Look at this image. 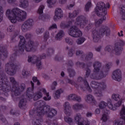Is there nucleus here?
<instances>
[{
  "label": "nucleus",
  "instance_id": "nucleus-1",
  "mask_svg": "<svg viewBox=\"0 0 125 125\" xmlns=\"http://www.w3.org/2000/svg\"><path fill=\"white\" fill-rule=\"evenodd\" d=\"M78 11H75L73 12V14L69 13V20L68 24L66 25L65 23H62L61 27L62 28H68L70 25H72L73 23H74L75 26H72L70 28L68 34L71 37L74 38H78L82 36L83 33L78 28L80 27V28H84L87 25V21L85 20V18L83 16H81L78 17L76 20L74 21V18L76 15H78Z\"/></svg>",
  "mask_w": 125,
  "mask_h": 125
},
{
  "label": "nucleus",
  "instance_id": "nucleus-2",
  "mask_svg": "<svg viewBox=\"0 0 125 125\" xmlns=\"http://www.w3.org/2000/svg\"><path fill=\"white\" fill-rule=\"evenodd\" d=\"M45 103L43 101H39L37 102L38 108L36 110H31L29 114L35 116V119L33 122L34 125H42L41 122H42V117L43 115H46L50 118L55 116L57 114V111L55 109H50L49 106H44Z\"/></svg>",
  "mask_w": 125,
  "mask_h": 125
},
{
  "label": "nucleus",
  "instance_id": "nucleus-3",
  "mask_svg": "<svg viewBox=\"0 0 125 125\" xmlns=\"http://www.w3.org/2000/svg\"><path fill=\"white\" fill-rule=\"evenodd\" d=\"M123 103V99H120L119 101L114 104V106L112 104V100L109 99L107 101V104L104 101H102L99 104V108L104 109L103 110V115L101 120L103 122H106L109 119V111L108 110L105 111V109L108 107L110 110L112 111H116L119 107H121Z\"/></svg>",
  "mask_w": 125,
  "mask_h": 125
},
{
  "label": "nucleus",
  "instance_id": "nucleus-4",
  "mask_svg": "<svg viewBox=\"0 0 125 125\" xmlns=\"http://www.w3.org/2000/svg\"><path fill=\"white\" fill-rule=\"evenodd\" d=\"M6 16L11 23H16L17 21H24L27 17V13L20 10L18 8H14L13 10H7L6 12Z\"/></svg>",
  "mask_w": 125,
  "mask_h": 125
},
{
  "label": "nucleus",
  "instance_id": "nucleus-5",
  "mask_svg": "<svg viewBox=\"0 0 125 125\" xmlns=\"http://www.w3.org/2000/svg\"><path fill=\"white\" fill-rule=\"evenodd\" d=\"M31 84L32 85L31 88H28L27 90V96L29 99H32L33 97L34 101L38 100V99L42 97V93L46 95L43 97V99L45 101H48L51 99V97L49 96V94L47 93L46 90L43 88H41L39 92L34 95V83L31 82Z\"/></svg>",
  "mask_w": 125,
  "mask_h": 125
},
{
  "label": "nucleus",
  "instance_id": "nucleus-6",
  "mask_svg": "<svg viewBox=\"0 0 125 125\" xmlns=\"http://www.w3.org/2000/svg\"><path fill=\"white\" fill-rule=\"evenodd\" d=\"M109 7L110 4H109V3H106V5L103 2H100L97 3V7L95 9V12L98 15V16H100L103 19L95 21L96 26L102 24L103 21L106 20V14H107L106 10Z\"/></svg>",
  "mask_w": 125,
  "mask_h": 125
},
{
  "label": "nucleus",
  "instance_id": "nucleus-7",
  "mask_svg": "<svg viewBox=\"0 0 125 125\" xmlns=\"http://www.w3.org/2000/svg\"><path fill=\"white\" fill-rule=\"evenodd\" d=\"M20 42L19 46L20 50L23 51L24 49H25L26 51L28 52L33 50L34 47V42H33V41H30L28 44H26L24 37L20 36Z\"/></svg>",
  "mask_w": 125,
  "mask_h": 125
},
{
  "label": "nucleus",
  "instance_id": "nucleus-8",
  "mask_svg": "<svg viewBox=\"0 0 125 125\" xmlns=\"http://www.w3.org/2000/svg\"><path fill=\"white\" fill-rule=\"evenodd\" d=\"M125 44V41L119 40L115 44L114 49L113 50L112 46H107L105 47V50L108 52H115L116 55H120L122 53V49L121 46H123Z\"/></svg>",
  "mask_w": 125,
  "mask_h": 125
},
{
  "label": "nucleus",
  "instance_id": "nucleus-9",
  "mask_svg": "<svg viewBox=\"0 0 125 125\" xmlns=\"http://www.w3.org/2000/svg\"><path fill=\"white\" fill-rule=\"evenodd\" d=\"M10 82L11 83H12L13 85V88L11 90V92L13 93H14L16 96H17V95H19V94H20V91H23V90H24V89L25 88V84H22L21 87H20V88H18L17 86H18V83H16V81H15V79H14V78H10Z\"/></svg>",
  "mask_w": 125,
  "mask_h": 125
},
{
  "label": "nucleus",
  "instance_id": "nucleus-10",
  "mask_svg": "<svg viewBox=\"0 0 125 125\" xmlns=\"http://www.w3.org/2000/svg\"><path fill=\"white\" fill-rule=\"evenodd\" d=\"M91 86L92 88H95V94L96 96L100 97L102 95V91L101 90L103 89V87L106 86V85L104 83H99L95 82H93L91 83Z\"/></svg>",
  "mask_w": 125,
  "mask_h": 125
},
{
  "label": "nucleus",
  "instance_id": "nucleus-11",
  "mask_svg": "<svg viewBox=\"0 0 125 125\" xmlns=\"http://www.w3.org/2000/svg\"><path fill=\"white\" fill-rule=\"evenodd\" d=\"M110 34V30H105V29H102L99 30V31H97L95 30L92 32V38L94 42H97L99 41V38L100 37H102L104 35H106V36H108Z\"/></svg>",
  "mask_w": 125,
  "mask_h": 125
},
{
  "label": "nucleus",
  "instance_id": "nucleus-12",
  "mask_svg": "<svg viewBox=\"0 0 125 125\" xmlns=\"http://www.w3.org/2000/svg\"><path fill=\"white\" fill-rule=\"evenodd\" d=\"M121 118L116 119L114 122V125H122L125 124V107L124 106L120 111Z\"/></svg>",
  "mask_w": 125,
  "mask_h": 125
},
{
  "label": "nucleus",
  "instance_id": "nucleus-13",
  "mask_svg": "<svg viewBox=\"0 0 125 125\" xmlns=\"http://www.w3.org/2000/svg\"><path fill=\"white\" fill-rule=\"evenodd\" d=\"M28 62H31L33 64H35L38 69H41V68H42L41 59L37 57V56H34L32 57L29 56Z\"/></svg>",
  "mask_w": 125,
  "mask_h": 125
},
{
  "label": "nucleus",
  "instance_id": "nucleus-14",
  "mask_svg": "<svg viewBox=\"0 0 125 125\" xmlns=\"http://www.w3.org/2000/svg\"><path fill=\"white\" fill-rule=\"evenodd\" d=\"M74 122L78 125H89L88 122L83 121V118H82L80 113L76 114L75 116Z\"/></svg>",
  "mask_w": 125,
  "mask_h": 125
},
{
  "label": "nucleus",
  "instance_id": "nucleus-15",
  "mask_svg": "<svg viewBox=\"0 0 125 125\" xmlns=\"http://www.w3.org/2000/svg\"><path fill=\"white\" fill-rule=\"evenodd\" d=\"M64 14L61 8H57L55 11V16L53 17L54 21H58L63 17Z\"/></svg>",
  "mask_w": 125,
  "mask_h": 125
},
{
  "label": "nucleus",
  "instance_id": "nucleus-16",
  "mask_svg": "<svg viewBox=\"0 0 125 125\" xmlns=\"http://www.w3.org/2000/svg\"><path fill=\"white\" fill-rule=\"evenodd\" d=\"M101 66V63L99 62H96L94 64V70L95 73H98V74H99V77L97 78H95L94 79H95L96 80H100L102 78H103V72L100 71V69H99V67ZM102 77V78H101Z\"/></svg>",
  "mask_w": 125,
  "mask_h": 125
},
{
  "label": "nucleus",
  "instance_id": "nucleus-17",
  "mask_svg": "<svg viewBox=\"0 0 125 125\" xmlns=\"http://www.w3.org/2000/svg\"><path fill=\"white\" fill-rule=\"evenodd\" d=\"M112 78L115 81L120 82L122 80V72L121 70L117 69L113 71L112 75Z\"/></svg>",
  "mask_w": 125,
  "mask_h": 125
},
{
  "label": "nucleus",
  "instance_id": "nucleus-18",
  "mask_svg": "<svg viewBox=\"0 0 125 125\" xmlns=\"http://www.w3.org/2000/svg\"><path fill=\"white\" fill-rule=\"evenodd\" d=\"M34 23L33 20L29 19L24 22L21 26V30L22 32H26L28 30L29 26H32Z\"/></svg>",
  "mask_w": 125,
  "mask_h": 125
},
{
  "label": "nucleus",
  "instance_id": "nucleus-19",
  "mask_svg": "<svg viewBox=\"0 0 125 125\" xmlns=\"http://www.w3.org/2000/svg\"><path fill=\"white\" fill-rule=\"evenodd\" d=\"M63 109L64 112L66 116H70V109H71V107H70V104L68 102H65L63 104Z\"/></svg>",
  "mask_w": 125,
  "mask_h": 125
},
{
  "label": "nucleus",
  "instance_id": "nucleus-20",
  "mask_svg": "<svg viewBox=\"0 0 125 125\" xmlns=\"http://www.w3.org/2000/svg\"><path fill=\"white\" fill-rule=\"evenodd\" d=\"M7 79L6 78H4V79H2V90L4 91V92L6 93V92H8L9 90L7 89L6 88H3V87L7 86ZM4 85V86H3Z\"/></svg>",
  "mask_w": 125,
  "mask_h": 125
},
{
  "label": "nucleus",
  "instance_id": "nucleus-21",
  "mask_svg": "<svg viewBox=\"0 0 125 125\" xmlns=\"http://www.w3.org/2000/svg\"><path fill=\"white\" fill-rule=\"evenodd\" d=\"M44 9V6L42 5L40 6L38 10V13H39V14L40 15L42 19H43V18H44V16H42V13H43Z\"/></svg>",
  "mask_w": 125,
  "mask_h": 125
},
{
  "label": "nucleus",
  "instance_id": "nucleus-22",
  "mask_svg": "<svg viewBox=\"0 0 125 125\" xmlns=\"http://www.w3.org/2000/svg\"><path fill=\"white\" fill-rule=\"evenodd\" d=\"M119 9L120 11V14L122 15L123 19L125 20V6L124 5H121Z\"/></svg>",
  "mask_w": 125,
  "mask_h": 125
},
{
  "label": "nucleus",
  "instance_id": "nucleus-23",
  "mask_svg": "<svg viewBox=\"0 0 125 125\" xmlns=\"http://www.w3.org/2000/svg\"><path fill=\"white\" fill-rule=\"evenodd\" d=\"M20 6L22 8H26L28 6V1L27 0H21L20 1Z\"/></svg>",
  "mask_w": 125,
  "mask_h": 125
},
{
  "label": "nucleus",
  "instance_id": "nucleus-24",
  "mask_svg": "<svg viewBox=\"0 0 125 125\" xmlns=\"http://www.w3.org/2000/svg\"><path fill=\"white\" fill-rule=\"evenodd\" d=\"M68 98L70 100H71V99H72L73 100H76L77 101H81V98H80V97H78L77 96V95H75V94H71L69 96Z\"/></svg>",
  "mask_w": 125,
  "mask_h": 125
},
{
  "label": "nucleus",
  "instance_id": "nucleus-25",
  "mask_svg": "<svg viewBox=\"0 0 125 125\" xmlns=\"http://www.w3.org/2000/svg\"><path fill=\"white\" fill-rule=\"evenodd\" d=\"M63 92V90L60 89L56 91L55 93L54 94V97L55 99H58L60 97V94Z\"/></svg>",
  "mask_w": 125,
  "mask_h": 125
},
{
  "label": "nucleus",
  "instance_id": "nucleus-26",
  "mask_svg": "<svg viewBox=\"0 0 125 125\" xmlns=\"http://www.w3.org/2000/svg\"><path fill=\"white\" fill-rule=\"evenodd\" d=\"M86 101V102H93V103H94V98L91 95H87Z\"/></svg>",
  "mask_w": 125,
  "mask_h": 125
},
{
  "label": "nucleus",
  "instance_id": "nucleus-27",
  "mask_svg": "<svg viewBox=\"0 0 125 125\" xmlns=\"http://www.w3.org/2000/svg\"><path fill=\"white\" fill-rule=\"evenodd\" d=\"M56 0H47V3L48 7H52V5L55 4Z\"/></svg>",
  "mask_w": 125,
  "mask_h": 125
},
{
  "label": "nucleus",
  "instance_id": "nucleus-28",
  "mask_svg": "<svg viewBox=\"0 0 125 125\" xmlns=\"http://www.w3.org/2000/svg\"><path fill=\"white\" fill-rule=\"evenodd\" d=\"M112 99L115 100L116 101H118V100H121V96L119 94H113L112 96Z\"/></svg>",
  "mask_w": 125,
  "mask_h": 125
},
{
  "label": "nucleus",
  "instance_id": "nucleus-29",
  "mask_svg": "<svg viewBox=\"0 0 125 125\" xmlns=\"http://www.w3.org/2000/svg\"><path fill=\"white\" fill-rule=\"evenodd\" d=\"M63 36H64V33L62 31H61L57 35L56 38L57 40H60L61 39H62V37H63Z\"/></svg>",
  "mask_w": 125,
  "mask_h": 125
},
{
  "label": "nucleus",
  "instance_id": "nucleus-30",
  "mask_svg": "<svg viewBox=\"0 0 125 125\" xmlns=\"http://www.w3.org/2000/svg\"><path fill=\"white\" fill-rule=\"evenodd\" d=\"M26 105V102H25V100L22 99L21 100V101L20 102V104H19V107H20V108H23V107H24V106Z\"/></svg>",
  "mask_w": 125,
  "mask_h": 125
},
{
  "label": "nucleus",
  "instance_id": "nucleus-31",
  "mask_svg": "<svg viewBox=\"0 0 125 125\" xmlns=\"http://www.w3.org/2000/svg\"><path fill=\"white\" fill-rule=\"evenodd\" d=\"M73 108L74 109V110H79V109H82V108H83V105L76 104L73 105Z\"/></svg>",
  "mask_w": 125,
  "mask_h": 125
},
{
  "label": "nucleus",
  "instance_id": "nucleus-32",
  "mask_svg": "<svg viewBox=\"0 0 125 125\" xmlns=\"http://www.w3.org/2000/svg\"><path fill=\"white\" fill-rule=\"evenodd\" d=\"M64 121L65 122H66V123H67L68 124H70V123H72V122H73L72 119L69 117V116H65Z\"/></svg>",
  "mask_w": 125,
  "mask_h": 125
},
{
  "label": "nucleus",
  "instance_id": "nucleus-33",
  "mask_svg": "<svg viewBox=\"0 0 125 125\" xmlns=\"http://www.w3.org/2000/svg\"><path fill=\"white\" fill-rule=\"evenodd\" d=\"M84 41H85V39L84 38H80L77 41V43L78 44H82V43H83V42H84Z\"/></svg>",
  "mask_w": 125,
  "mask_h": 125
},
{
  "label": "nucleus",
  "instance_id": "nucleus-34",
  "mask_svg": "<svg viewBox=\"0 0 125 125\" xmlns=\"http://www.w3.org/2000/svg\"><path fill=\"white\" fill-rule=\"evenodd\" d=\"M3 16V10H2V8L0 6V22L2 21V17Z\"/></svg>",
  "mask_w": 125,
  "mask_h": 125
},
{
  "label": "nucleus",
  "instance_id": "nucleus-35",
  "mask_svg": "<svg viewBox=\"0 0 125 125\" xmlns=\"http://www.w3.org/2000/svg\"><path fill=\"white\" fill-rule=\"evenodd\" d=\"M91 7V2L90 1H89L85 5V9L87 11H88V9H89V8H90V7Z\"/></svg>",
  "mask_w": 125,
  "mask_h": 125
},
{
  "label": "nucleus",
  "instance_id": "nucleus-36",
  "mask_svg": "<svg viewBox=\"0 0 125 125\" xmlns=\"http://www.w3.org/2000/svg\"><path fill=\"white\" fill-rule=\"evenodd\" d=\"M32 80H33L34 83H37V84H38V85H40L41 84V83H40V81L39 80H38V78H37V77H34L32 78Z\"/></svg>",
  "mask_w": 125,
  "mask_h": 125
},
{
  "label": "nucleus",
  "instance_id": "nucleus-37",
  "mask_svg": "<svg viewBox=\"0 0 125 125\" xmlns=\"http://www.w3.org/2000/svg\"><path fill=\"white\" fill-rule=\"evenodd\" d=\"M13 30H14L13 25H10L7 28L8 32H13Z\"/></svg>",
  "mask_w": 125,
  "mask_h": 125
},
{
  "label": "nucleus",
  "instance_id": "nucleus-38",
  "mask_svg": "<svg viewBox=\"0 0 125 125\" xmlns=\"http://www.w3.org/2000/svg\"><path fill=\"white\" fill-rule=\"evenodd\" d=\"M84 83L85 84V86L86 87V89L88 90V91H91V89H90V87H89V85H88V83L86 81L84 82Z\"/></svg>",
  "mask_w": 125,
  "mask_h": 125
},
{
  "label": "nucleus",
  "instance_id": "nucleus-39",
  "mask_svg": "<svg viewBox=\"0 0 125 125\" xmlns=\"http://www.w3.org/2000/svg\"><path fill=\"white\" fill-rule=\"evenodd\" d=\"M65 42H67V43H68L69 44H72V40L70 39V38H67L66 39H65Z\"/></svg>",
  "mask_w": 125,
  "mask_h": 125
},
{
  "label": "nucleus",
  "instance_id": "nucleus-40",
  "mask_svg": "<svg viewBox=\"0 0 125 125\" xmlns=\"http://www.w3.org/2000/svg\"><path fill=\"white\" fill-rule=\"evenodd\" d=\"M57 85V83L56 82H54L51 86L52 89H55V86Z\"/></svg>",
  "mask_w": 125,
  "mask_h": 125
},
{
  "label": "nucleus",
  "instance_id": "nucleus-41",
  "mask_svg": "<svg viewBox=\"0 0 125 125\" xmlns=\"http://www.w3.org/2000/svg\"><path fill=\"white\" fill-rule=\"evenodd\" d=\"M57 28V25L55 24H52L49 28V30H52V29H56Z\"/></svg>",
  "mask_w": 125,
  "mask_h": 125
},
{
  "label": "nucleus",
  "instance_id": "nucleus-42",
  "mask_svg": "<svg viewBox=\"0 0 125 125\" xmlns=\"http://www.w3.org/2000/svg\"><path fill=\"white\" fill-rule=\"evenodd\" d=\"M6 71L7 72V74H8V75H10L11 76L14 75V72L12 71L10 72V71H9L8 70H6Z\"/></svg>",
  "mask_w": 125,
  "mask_h": 125
},
{
  "label": "nucleus",
  "instance_id": "nucleus-43",
  "mask_svg": "<svg viewBox=\"0 0 125 125\" xmlns=\"http://www.w3.org/2000/svg\"><path fill=\"white\" fill-rule=\"evenodd\" d=\"M44 39L46 41L48 39V32H46L44 36Z\"/></svg>",
  "mask_w": 125,
  "mask_h": 125
},
{
  "label": "nucleus",
  "instance_id": "nucleus-44",
  "mask_svg": "<svg viewBox=\"0 0 125 125\" xmlns=\"http://www.w3.org/2000/svg\"><path fill=\"white\" fill-rule=\"evenodd\" d=\"M89 73H90V70L88 69V70L86 71V78H87V77H88V75H89Z\"/></svg>",
  "mask_w": 125,
  "mask_h": 125
},
{
  "label": "nucleus",
  "instance_id": "nucleus-45",
  "mask_svg": "<svg viewBox=\"0 0 125 125\" xmlns=\"http://www.w3.org/2000/svg\"><path fill=\"white\" fill-rule=\"evenodd\" d=\"M65 2H66V0H59V3H65Z\"/></svg>",
  "mask_w": 125,
  "mask_h": 125
},
{
  "label": "nucleus",
  "instance_id": "nucleus-46",
  "mask_svg": "<svg viewBox=\"0 0 125 125\" xmlns=\"http://www.w3.org/2000/svg\"><path fill=\"white\" fill-rule=\"evenodd\" d=\"M6 67H13L14 65L13 64L8 63L6 65Z\"/></svg>",
  "mask_w": 125,
  "mask_h": 125
},
{
  "label": "nucleus",
  "instance_id": "nucleus-47",
  "mask_svg": "<svg viewBox=\"0 0 125 125\" xmlns=\"http://www.w3.org/2000/svg\"><path fill=\"white\" fill-rule=\"evenodd\" d=\"M118 36L119 37H123V31H121L120 32L118 33Z\"/></svg>",
  "mask_w": 125,
  "mask_h": 125
},
{
  "label": "nucleus",
  "instance_id": "nucleus-48",
  "mask_svg": "<svg viewBox=\"0 0 125 125\" xmlns=\"http://www.w3.org/2000/svg\"><path fill=\"white\" fill-rule=\"evenodd\" d=\"M100 113V110L99 109H96L95 110V114H99Z\"/></svg>",
  "mask_w": 125,
  "mask_h": 125
},
{
  "label": "nucleus",
  "instance_id": "nucleus-49",
  "mask_svg": "<svg viewBox=\"0 0 125 125\" xmlns=\"http://www.w3.org/2000/svg\"><path fill=\"white\" fill-rule=\"evenodd\" d=\"M83 52L82 51H78L76 53L77 55H79V54H82Z\"/></svg>",
  "mask_w": 125,
  "mask_h": 125
},
{
  "label": "nucleus",
  "instance_id": "nucleus-50",
  "mask_svg": "<svg viewBox=\"0 0 125 125\" xmlns=\"http://www.w3.org/2000/svg\"><path fill=\"white\" fill-rule=\"evenodd\" d=\"M92 114L90 112H88L86 114L87 117H91Z\"/></svg>",
  "mask_w": 125,
  "mask_h": 125
},
{
  "label": "nucleus",
  "instance_id": "nucleus-51",
  "mask_svg": "<svg viewBox=\"0 0 125 125\" xmlns=\"http://www.w3.org/2000/svg\"><path fill=\"white\" fill-rule=\"evenodd\" d=\"M92 56H93V55H92V54L91 53H90L89 54V55H88V57L89 58H92Z\"/></svg>",
  "mask_w": 125,
  "mask_h": 125
},
{
  "label": "nucleus",
  "instance_id": "nucleus-52",
  "mask_svg": "<svg viewBox=\"0 0 125 125\" xmlns=\"http://www.w3.org/2000/svg\"><path fill=\"white\" fill-rule=\"evenodd\" d=\"M78 82H82L83 81V78L82 77H79L78 79Z\"/></svg>",
  "mask_w": 125,
  "mask_h": 125
},
{
  "label": "nucleus",
  "instance_id": "nucleus-53",
  "mask_svg": "<svg viewBox=\"0 0 125 125\" xmlns=\"http://www.w3.org/2000/svg\"><path fill=\"white\" fill-rule=\"evenodd\" d=\"M25 37H26V38L27 39H28V38H31V35H30V34H27V36H26Z\"/></svg>",
  "mask_w": 125,
  "mask_h": 125
},
{
  "label": "nucleus",
  "instance_id": "nucleus-54",
  "mask_svg": "<svg viewBox=\"0 0 125 125\" xmlns=\"http://www.w3.org/2000/svg\"><path fill=\"white\" fill-rule=\"evenodd\" d=\"M22 75L23 76H25L26 75V71L25 70L22 71Z\"/></svg>",
  "mask_w": 125,
  "mask_h": 125
},
{
  "label": "nucleus",
  "instance_id": "nucleus-55",
  "mask_svg": "<svg viewBox=\"0 0 125 125\" xmlns=\"http://www.w3.org/2000/svg\"><path fill=\"white\" fill-rule=\"evenodd\" d=\"M39 31L40 34H41V33H42V32H43V29H39Z\"/></svg>",
  "mask_w": 125,
  "mask_h": 125
},
{
  "label": "nucleus",
  "instance_id": "nucleus-56",
  "mask_svg": "<svg viewBox=\"0 0 125 125\" xmlns=\"http://www.w3.org/2000/svg\"><path fill=\"white\" fill-rule=\"evenodd\" d=\"M7 1L8 2L11 3L12 2L14 1V0H7Z\"/></svg>",
  "mask_w": 125,
  "mask_h": 125
},
{
  "label": "nucleus",
  "instance_id": "nucleus-57",
  "mask_svg": "<svg viewBox=\"0 0 125 125\" xmlns=\"http://www.w3.org/2000/svg\"><path fill=\"white\" fill-rule=\"evenodd\" d=\"M35 2H40L42 0H34Z\"/></svg>",
  "mask_w": 125,
  "mask_h": 125
},
{
  "label": "nucleus",
  "instance_id": "nucleus-58",
  "mask_svg": "<svg viewBox=\"0 0 125 125\" xmlns=\"http://www.w3.org/2000/svg\"><path fill=\"white\" fill-rule=\"evenodd\" d=\"M74 5H75L74 3L70 4V6H69V7H73V6H74Z\"/></svg>",
  "mask_w": 125,
  "mask_h": 125
},
{
  "label": "nucleus",
  "instance_id": "nucleus-59",
  "mask_svg": "<svg viewBox=\"0 0 125 125\" xmlns=\"http://www.w3.org/2000/svg\"><path fill=\"white\" fill-rule=\"evenodd\" d=\"M61 75L62 76V77H64V73L63 72H62L61 73Z\"/></svg>",
  "mask_w": 125,
  "mask_h": 125
},
{
  "label": "nucleus",
  "instance_id": "nucleus-60",
  "mask_svg": "<svg viewBox=\"0 0 125 125\" xmlns=\"http://www.w3.org/2000/svg\"><path fill=\"white\" fill-rule=\"evenodd\" d=\"M2 56L4 57H6V56L4 55V52L2 53Z\"/></svg>",
  "mask_w": 125,
  "mask_h": 125
},
{
  "label": "nucleus",
  "instance_id": "nucleus-61",
  "mask_svg": "<svg viewBox=\"0 0 125 125\" xmlns=\"http://www.w3.org/2000/svg\"><path fill=\"white\" fill-rule=\"evenodd\" d=\"M0 38H3V36H1V34L0 33Z\"/></svg>",
  "mask_w": 125,
  "mask_h": 125
},
{
  "label": "nucleus",
  "instance_id": "nucleus-62",
  "mask_svg": "<svg viewBox=\"0 0 125 125\" xmlns=\"http://www.w3.org/2000/svg\"><path fill=\"white\" fill-rule=\"evenodd\" d=\"M86 30H88V26L86 27Z\"/></svg>",
  "mask_w": 125,
  "mask_h": 125
},
{
  "label": "nucleus",
  "instance_id": "nucleus-63",
  "mask_svg": "<svg viewBox=\"0 0 125 125\" xmlns=\"http://www.w3.org/2000/svg\"><path fill=\"white\" fill-rule=\"evenodd\" d=\"M2 121H6V120H5V119L3 118V120H2Z\"/></svg>",
  "mask_w": 125,
  "mask_h": 125
},
{
  "label": "nucleus",
  "instance_id": "nucleus-64",
  "mask_svg": "<svg viewBox=\"0 0 125 125\" xmlns=\"http://www.w3.org/2000/svg\"><path fill=\"white\" fill-rule=\"evenodd\" d=\"M1 56H2V55H0V57H1Z\"/></svg>",
  "mask_w": 125,
  "mask_h": 125
}]
</instances>
